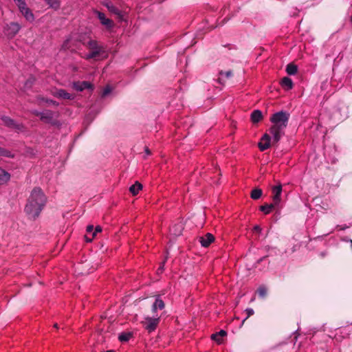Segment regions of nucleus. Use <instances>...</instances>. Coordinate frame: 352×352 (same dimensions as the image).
<instances>
[{
	"label": "nucleus",
	"instance_id": "f257e3e1",
	"mask_svg": "<svg viewBox=\"0 0 352 352\" xmlns=\"http://www.w3.org/2000/svg\"><path fill=\"white\" fill-rule=\"evenodd\" d=\"M46 199V197L41 188H34L25 207L26 214L33 219L38 217L45 205Z\"/></svg>",
	"mask_w": 352,
	"mask_h": 352
},
{
	"label": "nucleus",
	"instance_id": "f03ea898",
	"mask_svg": "<svg viewBox=\"0 0 352 352\" xmlns=\"http://www.w3.org/2000/svg\"><path fill=\"white\" fill-rule=\"evenodd\" d=\"M289 118V113L284 111L276 112L272 116L270 121L273 125L270 129V133L272 136V144L278 143L284 135Z\"/></svg>",
	"mask_w": 352,
	"mask_h": 352
},
{
	"label": "nucleus",
	"instance_id": "7ed1b4c3",
	"mask_svg": "<svg viewBox=\"0 0 352 352\" xmlns=\"http://www.w3.org/2000/svg\"><path fill=\"white\" fill-rule=\"evenodd\" d=\"M84 45L89 50V52L85 55L86 60L96 59L100 55L104 53V47L99 44L96 40L89 39Z\"/></svg>",
	"mask_w": 352,
	"mask_h": 352
},
{
	"label": "nucleus",
	"instance_id": "20e7f679",
	"mask_svg": "<svg viewBox=\"0 0 352 352\" xmlns=\"http://www.w3.org/2000/svg\"><path fill=\"white\" fill-rule=\"evenodd\" d=\"M160 320V316L157 314L153 316H144V320L142 321V324L144 328L149 333L154 331Z\"/></svg>",
	"mask_w": 352,
	"mask_h": 352
},
{
	"label": "nucleus",
	"instance_id": "39448f33",
	"mask_svg": "<svg viewBox=\"0 0 352 352\" xmlns=\"http://www.w3.org/2000/svg\"><path fill=\"white\" fill-rule=\"evenodd\" d=\"M1 119L5 126L8 128L14 129L16 132H22L25 129V126L23 124L16 122L14 120L8 116H3L1 117Z\"/></svg>",
	"mask_w": 352,
	"mask_h": 352
},
{
	"label": "nucleus",
	"instance_id": "423d86ee",
	"mask_svg": "<svg viewBox=\"0 0 352 352\" xmlns=\"http://www.w3.org/2000/svg\"><path fill=\"white\" fill-rule=\"evenodd\" d=\"M54 116L55 113L54 111L51 110H45L43 111L41 120L53 126H60V122L54 119Z\"/></svg>",
	"mask_w": 352,
	"mask_h": 352
},
{
	"label": "nucleus",
	"instance_id": "0eeeda50",
	"mask_svg": "<svg viewBox=\"0 0 352 352\" xmlns=\"http://www.w3.org/2000/svg\"><path fill=\"white\" fill-rule=\"evenodd\" d=\"M52 95L57 98L73 100L74 95L67 92L65 89H59L52 91Z\"/></svg>",
	"mask_w": 352,
	"mask_h": 352
},
{
	"label": "nucleus",
	"instance_id": "6e6552de",
	"mask_svg": "<svg viewBox=\"0 0 352 352\" xmlns=\"http://www.w3.org/2000/svg\"><path fill=\"white\" fill-rule=\"evenodd\" d=\"M21 30V25L16 22H12L7 25L6 33L10 36H14Z\"/></svg>",
	"mask_w": 352,
	"mask_h": 352
},
{
	"label": "nucleus",
	"instance_id": "1a4fd4ad",
	"mask_svg": "<svg viewBox=\"0 0 352 352\" xmlns=\"http://www.w3.org/2000/svg\"><path fill=\"white\" fill-rule=\"evenodd\" d=\"M271 140L272 138L269 134H264L261 140V142L258 143L259 149L261 151H264L270 148Z\"/></svg>",
	"mask_w": 352,
	"mask_h": 352
},
{
	"label": "nucleus",
	"instance_id": "9d476101",
	"mask_svg": "<svg viewBox=\"0 0 352 352\" xmlns=\"http://www.w3.org/2000/svg\"><path fill=\"white\" fill-rule=\"evenodd\" d=\"M96 14L100 20V23L104 25L107 28H111L113 25L112 20L106 18L105 14L103 12L96 11Z\"/></svg>",
	"mask_w": 352,
	"mask_h": 352
},
{
	"label": "nucleus",
	"instance_id": "9b49d317",
	"mask_svg": "<svg viewBox=\"0 0 352 352\" xmlns=\"http://www.w3.org/2000/svg\"><path fill=\"white\" fill-rule=\"evenodd\" d=\"M272 192H273V202L274 204L279 205L280 202V195L282 193V186L280 184H279L277 186H275L272 188Z\"/></svg>",
	"mask_w": 352,
	"mask_h": 352
},
{
	"label": "nucleus",
	"instance_id": "f8f14e48",
	"mask_svg": "<svg viewBox=\"0 0 352 352\" xmlns=\"http://www.w3.org/2000/svg\"><path fill=\"white\" fill-rule=\"evenodd\" d=\"M214 241V236L210 233H207L204 236L199 238V242L201 246L204 248L208 247Z\"/></svg>",
	"mask_w": 352,
	"mask_h": 352
},
{
	"label": "nucleus",
	"instance_id": "ddd939ff",
	"mask_svg": "<svg viewBox=\"0 0 352 352\" xmlns=\"http://www.w3.org/2000/svg\"><path fill=\"white\" fill-rule=\"evenodd\" d=\"M184 230V225L182 222L174 224L170 228V232L175 236H179L182 234Z\"/></svg>",
	"mask_w": 352,
	"mask_h": 352
},
{
	"label": "nucleus",
	"instance_id": "4468645a",
	"mask_svg": "<svg viewBox=\"0 0 352 352\" xmlns=\"http://www.w3.org/2000/svg\"><path fill=\"white\" fill-rule=\"evenodd\" d=\"M19 11L28 21L32 23L34 21V15L29 8L25 7Z\"/></svg>",
	"mask_w": 352,
	"mask_h": 352
},
{
	"label": "nucleus",
	"instance_id": "2eb2a0df",
	"mask_svg": "<svg viewBox=\"0 0 352 352\" xmlns=\"http://www.w3.org/2000/svg\"><path fill=\"white\" fill-rule=\"evenodd\" d=\"M76 41L73 40L72 38H67L63 43L61 46V49L63 50H71L74 51L75 50L74 48V43Z\"/></svg>",
	"mask_w": 352,
	"mask_h": 352
},
{
	"label": "nucleus",
	"instance_id": "dca6fc26",
	"mask_svg": "<svg viewBox=\"0 0 352 352\" xmlns=\"http://www.w3.org/2000/svg\"><path fill=\"white\" fill-rule=\"evenodd\" d=\"M74 87L77 91H83L91 88V85L87 81H82L74 83Z\"/></svg>",
	"mask_w": 352,
	"mask_h": 352
},
{
	"label": "nucleus",
	"instance_id": "f3484780",
	"mask_svg": "<svg viewBox=\"0 0 352 352\" xmlns=\"http://www.w3.org/2000/svg\"><path fill=\"white\" fill-rule=\"evenodd\" d=\"M165 307L164 301L160 298H157L152 305V311L155 313L157 309H163Z\"/></svg>",
	"mask_w": 352,
	"mask_h": 352
},
{
	"label": "nucleus",
	"instance_id": "a211bd4d",
	"mask_svg": "<svg viewBox=\"0 0 352 352\" xmlns=\"http://www.w3.org/2000/svg\"><path fill=\"white\" fill-rule=\"evenodd\" d=\"M219 74V77L218 78V82L220 84H224V82H225L224 78H230L232 76V72L231 70H228L226 72L220 71Z\"/></svg>",
	"mask_w": 352,
	"mask_h": 352
},
{
	"label": "nucleus",
	"instance_id": "6ab92c4d",
	"mask_svg": "<svg viewBox=\"0 0 352 352\" xmlns=\"http://www.w3.org/2000/svg\"><path fill=\"white\" fill-rule=\"evenodd\" d=\"M263 113L260 110H254L251 113V120L253 123H258L261 120Z\"/></svg>",
	"mask_w": 352,
	"mask_h": 352
},
{
	"label": "nucleus",
	"instance_id": "aec40b11",
	"mask_svg": "<svg viewBox=\"0 0 352 352\" xmlns=\"http://www.w3.org/2000/svg\"><path fill=\"white\" fill-rule=\"evenodd\" d=\"M10 179V175L4 169L0 168V185L8 182Z\"/></svg>",
	"mask_w": 352,
	"mask_h": 352
},
{
	"label": "nucleus",
	"instance_id": "412c9836",
	"mask_svg": "<svg viewBox=\"0 0 352 352\" xmlns=\"http://www.w3.org/2000/svg\"><path fill=\"white\" fill-rule=\"evenodd\" d=\"M280 84H281V86L287 90H289V89H292V87H293V81L289 77H284L281 80Z\"/></svg>",
	"mask_w": 352,
	"mask_h": 352
},
{
	"label": "nucleus",
	"instance_id": "4be33fe9",
	"mask_svg": "<svg viewBox=\"0 0 352 352\" xmlns=\"http://www.w3.org/2000/svg\"><path fill=\"white\" fill-rule=\"evenodd\" d=\"M227 335V332L224 330H220L219 332L213 333L211 336L212 340L216 341L217 343H221V338L226 336Z\"/></svg>",
	"mask_w": 352,
	"mask_h": 352
},
{
	"label": "nucleus",
	"instance_id": "5701e85b",
	"mask_svg": "<svg viewBox=\"0 0 352 352\" xmlns=\"http://www.w3.org/2000/svg\"><path fill=\"white\" fill-rule=\"evenodd\" d=\"M142 188V185L139 183L138 182H136L134 184L131 186L129 188V191L131 192L133 195H136L140 190Z\"/></svg>",
	"mask_w": 352,
	"mask_h": 352
},
{
	"label": "nucleus",
	"instance_id": "b1692460",
	"mask_svg": "<svg viewBox=\"0 0 352 352\" xmlns=\"http://www.w3.org/2000/svg\"><path fill=\"white\" fill-rule=\"evenodd\" d=\"M276 206H278L277 204H274L273 202L270 204H265L260 207V210L263 212L265 214H269L272 209H274Z\"/></svg>",
	"mask_w": 352,
	"mask_h": 352
},
{
	"label": "nucleus",
	"instance_id": "393cba45",
	"mask_svg": "<svg viewBox=\"0 0 352 352\" xmlns=\"http://www.w3.org/2000/svg\"><path fill=\"white\" fill-rule=\"evenodd\" d=\"M50 8L54 10H58L60 6V3L58 0H43Z\"/></svg>",
	"mask_w": 352,
	"mask_h": 352
},
{
	"label": "nucleus",
	"instance_id": "a878e982",
	"mask_svg": "<svg viewBox=\"0 0 352 352\" xmlns=\"http://www.w3.org/2000/svg\"><path fill=\"white\" fill-rule=\"evenodd\" d=\"M298 67L293 63H289L287 65L286 72L289 75H295L297 73Z\"/></svg>",
	"mask_w": 352,
	"mask_h": 352
},
{
	"label": "nucleus",
	"instance_id": "bb28decb",
	"mask_svg": "<svg viewBox=\"0 0 352 352\" xmlns=\"http://www.w3.org/2000/svg\"><path fill=\"white\" fill-rule=\"evenodd\" d=\"M262 190L260 188H254L251 192V198L253 199H258L262 195Z\"/></svg>",
	"mask_w": 352,
	"mask_h": 352
},
{
	"label": "nucleus",
	"instance_id": "cd10ccee",
	"mask_svg": "<svg viewBox=\"0 0 352 352\" xmlns=\"http://www.w3.org/2000/svg\"><path fill=\"white\" fill-rule=\"evenodd\" d=\"M0 156L13 158L14 155L9 150L0 147Z\"/></svg>",
	"mask_w": 352,
	"mask_h": 352
},
{
	"label": "nucleus",
	"instance_id": "c85d7f7f",
	"mask_svg": "<svg viewBox=\"0 0 352 352\" xmlns=\"http://www.w3.org/2000/svg\"><path fill=\"white\" fill-rule=\"evenodd\" d=\"M267 292V289L264 285H261L257 289L258 296L262 298H264L266 296Z\"/></svg>",
	"mask_w": 352,
	"mask_h": 352
},
{
	"label": "nucleus",
	"instance_id": "c756f323",
	"mask_svg": "<svg viewBox=\"0 0 352 352\" xmlns=\"http://www.w3.org/2000/svg\"><path fill=\"white\" fill-rule=\"evenodd\" d=\"M38 100H40L41 101H43V102H45L46 103L52 104V105H54V106H58L59 105L58 102H57L56 101L53 100L52 99L45 98L43 97H39Z\"/></svg>",
	"mask_w": 352,
	"mask_h": 352
},
{
	"label": "nucleus",
	"instance_id": "7c9ffc66",
	"mask_svg": "<svg viewBox=\"0 0 352 352\" xmlns=\"http://www.w3.org/2000/svg\"><path fill=\"white\" fill-rule=\"evenodd\" d=\"M131 333H122L119 335L118 339L121 342H126L131 338Z\"/></svg>",
	"mask_w": 352,
	"mask_h": 352
},
{
	"label": "nucleus",
	"instance_id": "2f4dec72",
	"mask_svg": "<svg viewBox=\"0 0 352 352\" xmlns=\"http://www.w3.org/2000/svg\"><path fill=\"white\" fill-rule=\"evenodd\" d=\"M14 1L17 6L19 10L24 9V8L27 7L25 0H16Z\"/></svg>",
	"mask_w": 352,
	"mask_h": 352
},
{
	"label": "nucleus",
	"instance_id": "473e14b6",
	"mask_svg": "<svg viewBox=\"0 0 352 352\" xmlns=\"http://www.w3.org/2000/svg\"><path fill=\"white\" fill-rule=\"evenodd\" d=\"M102 231V228L100 226H97L95 228V230L94 231L93 234H91V238L89 239L87 236H86V240L88 242H91L92 241V239L96 235V233L100 232Z\"/></svg>",
	"mask_w": 352,
	"mask_h": 352
},
{
	"label": "nucleus",
	"instance_id": "72a5a7b5",
	"mask_svg": "<svg viewBox=\"0 0 352 352\" xmlns=\"http://www.w3.org/2000/svg\"><path fill=\"white\" fill-rule=\"evenodd\" d=\"M246 314H247V316L245 317V318L243 320V323L245 322V320H247L249 317H250L251 316H252L254 313L253 309L252 308H247L245 310Z\"/></svg>",
	"mask_w": 352,
	"mask_h": 352
},
{
	"label": "nucleus",
	"instance_id": "f704fd0d",
	"mask_svg": "<svg viewBox=\"0 0 352 352\" xmlns=\"http://www.w3.org/2000/svg\"><path fill=\"white\" fill-rule=\"evenodd\" d=\"M112 91L110 86H107L102 91V96L105 97L109 95Z\"/></svg>",
	"mask_w": 352,
	"mask_h": 352
},
{
	"label": "nucleus",
	"instance_id": "c9c22d12",
	"mask_svg": "<svg viewBox=\"0 0 352 352\" xmlns=\"http://www.w3.org/2000/svg\"><path fill=\"white\" fill-rule=\"evenodd\" d=\"M86 231L88 234L89 233H92L94 232V226L92 225H89L87 227V229H86Z\"/></svg>",
	"mask_w": 352,
	"mask_h": 352
},
{
	"label": "nucleus",
	"instance_id": "e433bc0d",
	"mask_svg": "<svg viewBox=\"0 0 352 352\" xmlns=\"http://www.w3.org/2000/svg\"><path fill=\"white\" fill-rule=\"evenodd\" d=\"M34 116L40 117V118L42 116L43 111H39L38 110H34L32 112Z\"/></svg>",
	"mask_w": 352,
	"mask_h": 352
},
{
	"label": "nucleus",
	"instance_id": "4c0bfd02",
	"mask_svg": "<svg viewBox=\"0 0 352 352\" xmlns=\"http://www.w3.org/2000/svg\"><path fill=\"white\" fill-rule=\"evenodd\" d=\"M254 230L256 231V232H261V228L259 226L256 225L254 227Z\"/></svg>",
	"mask_w": 352,
	"mask_h": 352
},
{
	"label": "nucleus",
	"instance_id": "58836bf2",
	"mask_svg": "<svg viewBox=\"0 0 352 352\" xmlns=\"http://www.w3.org/2000/svg\"><path fill=\"white\" fill-rule=\"evenodd\" d=\"M337 228H338L340 230H344L348 228L349 226H337Z\"/></svg>",
	"mask_w": 352,
	"mask_h": 352
},
{
	"label": "nucleus",
	"instance_id": "ea45409f",
	"mask_svg": "<svg viewBox=\"0 0 352 352\" xmlns=\"http://www.w3.org/2000/svg\"><path fill=\"white\" fill-rule=\"evenodd\" d=\"M164 262H163L161 265L160 266V267L158 268V271H160L161 272L163 271L164 270Z\"/></svg>",
	"mask_w": 352,
	"mask_h": 352
},
{
	"label": "nucleus",
	"instance_id": "a19ab883",
	"mask_svg": "<svg viewBox=\"0 0 352 352\" xmlns=\"http://www.w3.org/2000/svg\"><path fill=\"white\" fill-rule=\"evenodd\" d=\"M32 80L31 79H29L27 80V82H25V86H29V85H30L32 83Z\"/></svg>",
	"mask_w": 352,
	"mask_h": 352
},
{
	"label": "nucleus",
	"instance_id": "79ce46f5",
	"mask_svg": "<svg viewBox=\"0 0 352 352\" xmlns=\"http://www.w3.org/2000/svg\"><path fill=\"white\" fill-rule=\"evenodd\" d=\"M145 153L147 155H149L151 154V151L147 147L145 148Z\"/></svg>",
	"mask_w": 352,
	"mask_h": 352
},
{
	"label": "nucleus",
	"instance_id": "37998d69",
	"mask_svg": "<svg viewBox=\"0 0 352 352\" xmlns=\"http://www.w3.org/2000/svg\"><path fill=\"white\" fill-rule=\"evenodd\" d=\"M265 258H266V256H263V257L261 258L260 259H258V260L257 261V263H261V261H263V260H265Z\"/></svg>",
	"mask_w": 352,
	"mask_h": 352
},
{
	"label": "nucleus",
	"instance_id": "c03bdc74",
	"mask_svg": "<svg viewBox=\"0 0 352 352\" xmlns=\"http://www.w3.org/2000/svg\"><path fill=\"white\" fill-rule=\"evenodd\" d=\"M54 327L55 328H58V324H57V323H55V324H54Z\"/></svg>",
	"mask_w": 352,
	"mask_h": 352
},
{
	"label": "nucleus",
	"instance_id": "a18cd8bd",
	"mask_svg": "<svg viewBox=\"0 0 352 352\" xmlns=\"http://www.w3.org/2000/svg\"><path fill=\"white\" fill-rule=\"evenodd\" d=\"M351 22L352 23V16H351Z\"/></svg>",
	"mask_w": 352,
	"mask_h": 352
}]
</instances>
